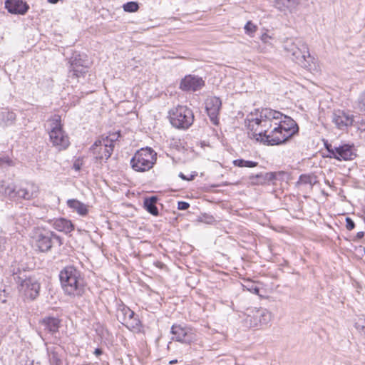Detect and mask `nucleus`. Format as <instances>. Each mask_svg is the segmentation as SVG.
<instances>
[{
    "instance_id": "nucleus-48",
    "label": "nucleus",
    "mask_w": 365,
    "mask_h": 365,
    "mask_svg": "<svg viewBox=\"0 0 365 365\" xmlns=\"http://www.w3.org/2000/svg\"><path fill=\"white\" fill-rule=\"evenodd\" d=\"M103 354V351L100 348H97L95 349L94 351V354L96 356H98L100 355H101Z\"/></svg>"
},
{
    "instance_id": "nucleus-35",
    "label": "nucleus",
    "mask_w": 365,
    "mask_h": 365,
    "mask_svg": "<svg viewBox=\"0 0 365 365\" xmlns=\"http://www.w3.org/2000/svg\"><path fill=\"white\" fill-rule=\"evenodd\" d=\"M299 182L305 185H314L316 183L315 177L311 175L302 174L299 176Z\"/></svg>"
},
{
    "instance_id": "nucleus-27",
    "label": "nucleus",
    "mask_w": 365,
    "mask_h": 365,
    "mask_svg": "<svg viewBox=\"0 0 365 365\" xmlns=\"http://www.w3.org/2000/svg\"><path fill=\"white\" fill-rule=\"evenodd\" d=\"M299 1L300 0H276L274 5L279 10L285 11L295 7Z\"/></svg>"
},
{
    "instance_id": "nucleus-14",
    "label": "nucleus",
    "mask_w": 365,
    "mask_h": 365,
    "mask_svg": "<svg viewBox=\"0 0 365 365\" xmlns=\"http://www.w3.org/2000/svg\"><path fill=\"white\" fill-rule=\"evenodd\" d=\"M110 141L106 142L97 140L91 148V150L96 155L97 160H108L113 153V148L110 147Z\"/></svg>"
},
{
    "instance_id": "nucleus-39",
    "label": "nucleus",
    "mask_w": 365,
    "mask_h": 365,
    "mask_svg": "<svg viewBox=\"0 0 365 365\" xmlns=\"http://www.w3.org/2000/svg\"><path fill=\"white\" fill-rule=\"evenodd\" d=\"M257 26L252 21H248L245 26V33L250 36L255 32Z\"/></svg>"
},
{
    "instance_id": "nucleus-23",
    "label": "nucleus",
    "mask_w": 365,
    "mask_h": 365,
    "mask_svg": "<svg viewBox=\"0 0 365 365\" xmlns=\"http://www.w3.org/2000/svg\"><path fill=\"white\" fill-rule=\"evenodd\" d=\"M67 205L81 216H86L88 212V206L78 200H68Z\"/></svg>"
},
{
    "instance_id": "nucleus-2",
    "label": "nucleus",
    "mask_w": 365,
    "mask_h": 365,
    "mask_svg": "<svg viewBox=\"0 0 365 365\" xmlns=\"http://www.w3.org/2000/svg\"><path fill=\"white\" fill-rule=\"evenodd\" d=\"M283 48L292 59L302 67L309 70L317 69L315 58L309 53L307 44L299 38H287Z\"/></svg>"
},
{
    "instance_id": "nucleus-37",
    "label": "nucleus",
    "mask_w": 365,
    "mask_h": 365,
    "mask_svg": "<svg viewBox=\"0 0 365 365\" xmlns=\"http://www.w3.org/2000/svg\"><path fill=\"white\" fill-rule=\"evenodd\" d=\"M120 133L118 132V133H113L112 134H110L109 136L106 137V138H101V140H103V141H110V147L112 148H114V142L116 141L118 138L120 137ZM109 144V143H108Z\"/></svg>"
},
{
    "instance_id": "nucleus-10",
    "label": "nucleus",
    "mask_w": 365,
    "mask_h": 365,
    "mask_svg": "<svg viewBox=\"0 0 365 365\" xmlns=\"http://www.w3.org/2000/svg\"><path fill=\"white\" fill-rule=\"evenodd\" d=\"M292 137V134L285 132L279 125H274L263 138H261L260 142L267 145H280Z\"/></svg>"
},
{
    "instance_id": "nucleus-13",
    "label": "nucleus",
    "mask_w": 365,
    "mask_h": 365,
    "mask_svg": "<svg viewBox=\"0 0 365 365\" xmlns=\"http://www.w3.org/2000/svg\"><path fill=\"white\" fill-rule=\"evenodd\" d=\"M331 118L336 127L342 130H346L348 127L351 126L354 123V115L341 110H335L332 114Z\"/></svg>"
},
{
    "instance_id": "nucleus-50",
    "label": "nucleus",
    "mask_w": 365,
    "mask_h": 365,
    "mask_svg": "<svg viewBox=\"0 0 365 365\" xmlns=\"http://www.w3.org/2000/svg\"><path fill=\"white\" fill-rule=\"evenodd\" d=\"M197 176V173L194 172L190 176L188 177L187 181H190L194 180V178Z\"/></svg>"
},
{
    "instance_id": "nucleus-38",
    "label": "nucleus",
    "mask_w": 365,
    "mask_h": 365,
    "mask_svg": "<svg viewBox=\"0 0 365 365\" xmlns=\"http://www.w3.org/2000/svg\"><path fill=\"white\" fill-rule=\"evenodd\" d=\"M355 327L359 333L365 336V318H359L355 322Z\"/></svg>"
},
{
    "instance_id": "nucleus-47",
    "label": "nucleus",
    "mask_w": 365,
    "mask_h": 365,
    "mask_svg": "<svg viewBox=\"0 0 365 365\" xmlns=\"http://www.w3.org/2000/svg\"><path fill=\"white\" fill-rule=\"evenodd\" d=\"M358 128L361 131H365V120H361V122L358 125Z\"/></svg>"
},
{
    "instance_id": "nucleus-33",
    "label": "nucleus",
    "mask_w": 365,
    "mask_h": 365,
    "mask_svg": "<svg viewBox=\"0 0 365 365\" xmlns=\"http://www.w3.org/2000/svg\"><path fill=\"white\" fill-rule=\"evenodd\" d=\"M233 164L235 166H237L240 168L247 167V168H254L257 165V162L251 161V160H245L243 159H237L233 161Z\"/></svg>"
},
{
    "instance_id": "nucleus-44",
    "label": "nucleus",
    "mask_w": 365,
    "mask_h": 365,
    "mask_svg": "<svg viewBox=\"0 0 365 365\" xmlns=\"http://www.w3.org/2000/svg\"><path fill=\"white\" fill-rule=\"evenodd\" d=\"M81 166H82V161L80 159L76 160L73 163V165L75 170L79 171L81 169Z\"/></svg>"
},
{
    "instance_id": "nucleus-32",
    "label": "nucleus",
    "mask_w": 365,
    "mask_h": 365,
    "mask_svg": "<svg viewBox=\"0 0 365 365\" xmlns=\"http://www.w3.org/2000/svg\"><path fill=\"white\" fill-rule=\"evenodd\" d=\"M88 72L87 66H79L76 68L69 69L70 76L79 78L83 76Z\"/></svg>"
},
{
    "instance_id": "nucleus-11",
    "label": "nucleus",
    "mask_w": 365,
    "mask_h": 365,
    "mask_svg": "<svg viewBox=\"0 0 365 365\" xmlns=\"http://www.w3.org/2000/svg\"><path fill=\"white\" fill-rule=\"evenodd\" d=\"M170 332L173 335L172 339L180 342L190 344L195 340V334L192 329L187 327L173 324Z\"/></svg>"
},
{
    "instance_id": "nucleus-34",
    "label": "nucleus",
    "mask_w": 365,
    "mask_h": 365,
    "mask_svg": "<svg viewBox=\"0 0 365 365\" xmlns=\"http://www.w3.org/2000/svg\"><path fill=\"white\" fill-rule=\"evenodd\" d=\"M123 10L126 12H135L139 9V5L136 1H129L123 5Z\"/></svg>"
},
{
    "instance_id": "nucleus-12",
    "label": "nucleus",
    "mask_w": 365,
    "mask_h": 365,
    "mask_svg": "<svg viewBox=\"0 0 365 365\" xmlns=\"http://www.w3.org/2000/svg\"><path fill=\"white\" fill-rule=\"evenodd\" d=\"M222 106V101L220 98L212 96L207 98L205 101V109L210 121L215 125L219 124L218 115Z\"/></svg>"
},
{
    "instance_id": "nucleus-15",
    "label": "nucleus",
    "mask_w": 365,
    "mask_h": 365,
    "mask_svg": "<svg viewBox=\"0 0 365 365\" xmlns=\"http://www.w3.org/2000/svg\"><path fill=\"white\" fill-rule=\"evenodd\" d=\"M205 86V81L202 78L188 75L182 79L180 88L187 92H195L200 90Z\"/></svg>"
},
{
    "instance_id": "nucleus-51",
    "label": "nucleus",
    "mask_w": 365,
    "mask_h": 365,
    "mask_svg": "<svg viewBox=\"0 0 365 365\" xmlns=\"http://www.w3.org/2000/svg\"><path fill=\"white\" fill-rule=\"evenodd\" d=\"M324 147H325L326 150H327L328 148H329V147H334V145H332L331 143H329L328 142H325Z\"/></svg>"
},
{
    "instance_id": "nucleus-49",
    "label": "nucleus",
    "mask_w": 365,
    "mask_h": 365,
    "mask_svg": "<svg viewBox=\"0 0 365 365\" xmlns=\"http://www.w3.org/2000/svg\"><path fill=\"white\" fill-rule=\"evenodd\" d=\"M179 178H180L182 180H187V179H188V177H187L186 175H185L182 173H180L179 175H178Z\"/></svg>"
},
{
    "instance_id": "nucleus-43",
    "label": "nucleus",
    "mask_w": 365,
    "mask_h": 365,
    "mask_svg": "<svg viewBox=\"0 0 365 365\" xmlns=\"http://www.w3.org/2000/svg\"><path fill=\"white\" fill-rule=\"evenodd\" d=\"M190 204L185 201H180L178 203V209L180 210H186L189 208Z\"/></svg>"
},
{
    "instance_id": "nucleus-9",
    "label": "nucleus",
    "mask_w": 365,
    "mask_h": 365,
    "mask_svg": "<svg viewBox=\"0 0 365 365\" xmlns=\"http://www.w3.org/2000/svg\"><path fill=\"white\" fill-rule=\"evenodd\" d=\"M49 137L53 145L58 150H62L66 149L69 145V138L62 129L60 124V117L55 119L52 123V128L49 132Z\"/></svg>"
},
{
    "instance_id": "nucleus-29",
    "label": "nucleus",
    "mask_w": 365,
    "mask_h": 365,
    "mask_svg": "<svg viewBox=\"0 0 365 365\" xmlns=\"http://www.w3.org/2000/svg\"><path fill=\"white\" fill-rule=\"evenodd\" d=\"M58 349V348L57 347L47 349L48 359L52 365H61V364Z\"/></svg>"
},
{
    "instance_id": "nucleus-20",
    "label": "nucleus",
    "mask_w": 365,
    "mask_h": 365,
    "mask_svg": "<svg viewBox=\"0 0 365 365\" xmlns=\"http://www.w3.org/2000/svg\"><path fill=\"white\" fill-rule=\"evenodd\" d=\"M52 225L55 230L66 234H68L74 230V225L71 221L66 218L55 219Z\"/></svg>"
},
{
    "instance_id": "nucleus-17",
    "label": "nucleus",
    "mask_w": 365,
    "mask_h": 365,
    "mask_svg": "<svg viewBox=\"0 0 365 365\" xmlns=\"http://www.w3.org/2000/svg\"><path fill=\"white\" fill-rule=\"evenodd\" d=\"M277 125L285 132L294 135L299 132V126L297 123L289 116L282 113V118L277 121Z\"/></svg>"
},
{
    "instance_id": "nucleus-4",
    "label": "nucleus",
    "mask_w": 365,
    "mask_h": 365,
    "mask_svg": "<svg viewBox=\"0 0 365 365\" xmlns=\"http://www.w3.org/2000/svg\"><path fill=\"white\" fill-rule=\"evenodd\" d=\"M32 245L41 252H48L54 247H60L62 239L54 232L44 227H34L30 233Z\"/></svg>"
},
{
    "instance_id": "nucleus-26",
    "label": "nucleus",
    "mask_w": 365,
    "mask_h": 365,
    "mask_svg": "<svg viewBox=\"0 0 365 365\" xmlns=\"http://www.w3.org/2000/svg\"><path fill=\"white\" fill-rule=\"evenodd\" d=\"M254 317L260 325H267L272 319V314L265 309H260L256 312Z\"/></svg>"
},
{
    "instance_id": "nucleus-16",
    "label": "nucleus",
    "mask_w": 365,
    "mask_h": 365,
    "mask_svg": "<svg viewBox=\"0 0 365 365\" xmlns=\"http://www.w3.org/2000/svg\"><path fill=\"white\" fill-rule=\"evenodd\" d=\"M5 8L11 14L24 15L28 11L29 6L23 0H6Z\"/></svg>"
},
{
    "instance_id": "nucleus-25",
    "label": "nucleus",
    "mask_w": 365,
    "mask_h": 365,
    "mask_svg": "<svg viewBox=\"0 0 365 365\" xmlns=\"http://www.w3.org/2000/svg\"><path fill=\"white\" fill-rule=\"evenodd\" d=\"M158 197L156 196H151L150 197L145 198L144 200V207L151 215L154 216L158 215V209L156 207Z\"/></svg>"
},
{
    "instance_id": "nucleus-54",
    "label": "nucleus",
    "mask_w": 365,
    "mask_h": 365,
    "mask_svg": "<svg viewBox=\"0 0 365 365\" xmlns=\"http://www.w3.org/2000/svg\"><path fill=\"white\" fill-rule=\"evenodd\" d=\"M1 241H2V239L0 238V251L1 250Z\"/></svg>"
},
{
    "instance_id": "nucleus-1",
    "label": "nucleus",
    "mask_w": 365,
    "mask_h": 365,
    "mask_svg": "<svg viewBox=\"0 0 365 365\" xmlns=\"http://www.w3.org/2000/svg\"><path fill=\"white\" fill-rule=\"evenodd\" d=\"M282 118V113L271 108L255 109L247 115L245 125L257 141H261Z\"/></svg>"
},
{
    "instance_id": "nucleus-40",
    "label": "nucleus",
    "mask_w": 365,
    "mask_h": 365,
    "mask_svg": "<svg viewBox=\"0 0 365 365\" xmlns=\"http://www.w3.org/2000/svg\"><path fill=\"white\" fill-rule=\"evenodd\" d=\"M4 164H6L9 166H14V162L12 161V160H11L9 158V156L0 157V166H2Z\"/></svg>"
},
{
    "instance_id": "nucleus-30",
    "label": "nucleus",
    "mask_w": 365,
    "mask_h": 365,
    "mask_svg": "<svg viewBox=\"0 0 365 365\" xmlns=\"http://www.w3.org/2000/svg\"><path fill=\"white\" fill-rule=\"evenodd\" d=\"M70 69H72L79 66H86V61L81 58V55H73L70 58Z\"/></svg>"
},
{
    "instance_id": "nucleus-46",
    "label": "nucleus",
    "mask_w": 365,
    "mask_h": 365,
    "mask_svg": "<svg viewBox=\"0 0 365 365\" xmlns=\"http://www.w3.org/2000/svg\"><path fill=\"white\" fill-rule=\"evenodd\" d=\"M270 38L271 37L267 34H263L261 36V40L264 43H267Z\"/></svg>"
},
{
    "instance_id": "nucleus-28",
    "label": "nucleus",
    "mask_w": 365,
    "mask_h": 365,
    "mask_svg": "<svg viewBox=\"0 0 365 365\" xmlns=\"http://www.w3.org/2000/svg\"><path fill=\"white\" fill-rule=\"evenodd\" d=\"M124 325L133 332L140 333L142 331L141 322L135 316L129 319Z\"/></svg>"
},
{
    "instance_id": "nucleus-53",
    "label": "nucleus",
    "mask_w": 365,
    "mask_h": 365,
    "mask_svg": "<svg viewBox=\"0 0 365 365\" xmlns=\"http://www.w3.org/2000/svg\"><path fill=\"white\" fill-rule=\"evenodd\" d=\"M208 218H209V220L207 221V223H210L213 220V217L212 216L209 217Z\"/></svg>"
},
{
    "instance_id": "nucleus-31",
    "label": "nucleus",
    "mask_w": 365,
    "mask_h": 365,
    "mask_svg": "<svg viewBox=\"0 0 365 365\" xmlns=\"http://www.w3.org/2000/svg\"><path fill=\"white\" fill-rule=\"evenodd\" d=\"M242 287L244 289H246L252 294H259V288L255 282L247 280L245 282Z\"/></svg>"
},
{
    "instance_id": "nucleus-41",
    "label": "nucleus",
    "mask_w": 365,
    "mask_h": 365,
    "mask_svg": "<svg viewBox=\"0 0 365 365\" xmlns=\"http://www.w3.org/2000/svg\"><path fill=\"white\" fill-rule=\"evenodd\" d=\"M335 148H336V145H334V147H329L328 148L327 152L329 154L327 155V157L329 158H334L337 160L336 153L335 152Z\"/></svg>"
},
{
    "instance_id": "nucleus-42",
    "label": "nucleus",
    "mask_w": 365,
    "mask_h": 365,
    "mask_svg": "<svg viewBox=\"0 0 365 365\" xmlns=\"http://www.w3.org/2000/svg\"><path fill=\"white\" fill-rule=\"evenodd\" d=\"M346 227L348 230H352L355 227L354 222L349 217H346Z\"/></svg>"
},
{
    "instance_id": "nucleus-22",
    "label": "nucleus",
    "mask_w": 365,
    "mask_h": 365,
    "mask_svg": "<svg viewBox=\"0 0 365 365\" xmlns=\"http://www.w3.org/2000/svg\"><path fill=\"white\" fill-rule=\"evenodd\" d=\"M134 316H135V312L132 311L128 307L124 304L119 305L117 309L116 317L118 320L122 324H125V322Z\"/></svg>"
},
{
    "instance_id": "nucleus-7",
    "label": "nucleus",
    "mask_w": 365,
    "mask_h": 365,
    "mask_svg": "<svg viewBox=\"0 0 365 365\" xmlns=\"http://www.w3.org/2000/svg\"><path fill=\"white\" fill-rule=\"evenodd\" d=\"M171 125L178 129H188L194 122L192 110L185 106H178L169 111Z\"/></svg>"
},
{
    "instance_id": "nucleus-5",
    "label": "nucleus",
    "mask_w": 365,
    "mask_h": 365,
    "mask_svg": "<svg viewBox=\"0 0 365 365\" xmlns=\"http://www.w3.org/2000/svg\"><path fill=\"white\" fill-rule=\"evenodd\" d=\"M11 272L14 280L24 297L31 300L36 299L41 289L38 281L34 277H27L25 271H21L19 268H17L16 270L14 269Z\"/></svg>"
},
{
    "instance_id": "nucleus-24",
    "label": "nucleus",
    "mask_w": 365,
    "mask_h": 365,
    "mask_svg": "<svg viewBox=\"0 0 365 365\" xmlns=\"http://www.w3.org/2000/svg\"><path fill=\"white\" fill-rule=\"evenodd\" d=\"M16 115L12 111L4 110L0 113V125L7 127L15 123Z\"/></svg>"
},
{
    "instance_id": "nucleus-52",
    "label": "nucleus",
    "mask_w": 365,
    "mask_h": 365,
    "mask_svg": "<svg viewBox=\"0 0 365 365\" xmlns=\"http://www.w3.org/2000/svg\"><path fill=\"white\" fill-rule=\"evenodd\" d=\"M178 362V361L176 359H174V360H171L169 361V364H175Z\"/></svg>"
},
{
    "instance_id": "nucleus-19",
    "label": "nucleus",
    "mask_w": 365,
    "mask_h": 365,
    "mask_svg": "<svg viewBox=\"0 0 365 365\" xmlns=\"http://www.w3.org/2000/svg\"><path fill=\"white\" fill-rule=\"evenodd\" d=\"M280 173H261L259 174H257L255 175H252L250 177V180L252 184L253 185H263L271 181H273L276 179L277 175Z\"/></svg>"
},
{
    "instance_id": "nucleus-18",
    "label": "nucleus",
    "mask_w": 365,
    "mask_h": 365,
    "mask_svg": "<svg viewBox=\"0 0 365 365\" xmlns=\"http://www.w3.org/2000/svg\"><path fill=\"white\" fill-rule=\"evenodd\" d=\"M334 150L336 153L337 160L339 161L351 160L356 156L353 151L352 146L349 144L338 145Z\"/></svg>"
},
{
    "instance_id": "nucleus-3",
    "label": "nucleus",
    "mask_w": 365,
    "mask_h": 365,
    "mask_svg": "<svg viewBox=\"0 0 365 365\" xmlns=\"http://www.w3.org/2000/svg\"><path fill=\"white\" fill-rule=\"evenodd\" d=\"M60 282L64 292L72 297H82L85 293L84 278L80 270L73 265L66 266L59 273Z\"/></svg>"
},
{
    "instance_id": "nucleus-6",
    "label": "nucleus",
    "mask_w": 365,
    "mask_h": 365,
    "mask_svg": "<svg viewBox=\"0 0 365 365\" xmlns=\"http://www.w3.org/2000/svg\"><path fill=\"white\" fill-rule=\"evenodd\" d=\"M157 161V153L150 147L137 150L130 161V166L135 172L144 173L153 168Z\"/></svg>"
},
{
    "instance_id": "nucleus-21",
    "label": "nucleus",
    "mask_w": 365,
    "mask_h": 365,
    "mask_svg": "<svg viewBox=\"0 0 365 365\" xmlns=\"http://www.w3.org/2000/svg\"><path fill=\"white\" fill-rule=\"evenodd\" d=\"M41 324L44 327L45 330L53 334L58 331L60 320L53 317H45L43 319Z\"/></svg>"
},
{
    "instance_id": "nucleus-45",
    "label": "nucleus",
    "mask_w": 365,
    "mask_h": 365,
    "mask_svg": "<svg viewBox=\"0 0 365 365\" xmlns=\"http://www.w3.org/2000/svg\"><path fill=\"white\" fill-rule=\"evenodd\" d=\"M364 237V232L360 231L358 232L354 238L353 239L354 241L359 240L362 239Z\"/></svg>"
},
{
    "instance_id": "nucleus-8",
    "label": "nucleus",
    "mask_w": 365,
    "mask_h": 365,
    "mask_svg": "<svg viewBox=\"0 0 365 365\" xmlns=\"http://www.w3.org/2000/svg\"><path fill=\"white\" fill-rule=\"evenodd\" d=\"M38 187L34 183H28L24 187L17 188L16 186L9 185L4 189V193L11 199H24L29 200L37 197Z\"/></svg>"
},
{
    "instance_id": "nucleus-36",
    "label": "nucleus",
    "mask_w": 365,
    "mask_h": 365,
    "mask_svg": "<svg viewBox=\"0 0 365 365\" xmlns=\"http://www.w3.org/2000/svg\"><path fill=\"white\" fill-rule=\"evenodd\" d=\"M357 108L362 113H365V91L359 96L357 100Z\"/></svg>"
}]
</instances>
